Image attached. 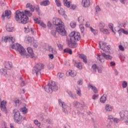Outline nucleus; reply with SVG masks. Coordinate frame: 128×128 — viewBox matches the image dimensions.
<instances>
[{
	"instance_id": "obj_17",
	"label": "nucleus",
	"mask_w": 128,
	"mask_h": 128,
	"mask_svg": "<svg viewBox=\"0 0 128 128\" xmlns=\"http://www.w3.org/2000/svg\"><path fill=\"white\" fill-rule=\"evenodd\" d=\"M27 52L28 54H29V56H30L32 58H34V50H32V48L31 47H28L27 48Z\"/></svg>"
},
{
	"instance_id": "obj_19",
	"label": "nucleus",
	"mask_w": 128,
	"mask_h": 128,
	"mask_svg": "<svg viewBox=\"0 0 128 128\" xmlns=\"http://www.w3.org/2000/svg\"><path fill=\"white\" fill-rule=\"evenodd\" d=\"M6 102L3 101L0 103V108L3 112H6Z\"/></svg>"
},
{
	"instance_id": "obj_34",
	"label": "nucleus",
	"mask_w": 128,
	"mask_h": 128,
	"mask_svg": "<svg viewBox=\"0 0 128 128\" xmlns=\"http://www.w3.org/2000/svg\"><path fill=\"white\" fill-rule=\"evenodd\" d=\"M20 80H21L20 86H26V82L24 81V78L22 77H20Z\"/></svg>"
},
{
	"instance_id": "obj_12",
	"label": "nucleus",
	"mask_w": 128,
	"mask_h": 128,
	"mask_svg": "<svg viewBox=\"0 0 128 128\" xmlns=\"http://www.w3.org/2000/svg\"><path fill=\"white\" fill-rule=\"evenodd\" d=\"M12 18V12L10 10H6L5 11V14H2V20H4V18Z\"/></svg>"
},
{
	"instance_id": "obj_32",
	"label": "nucleus",
	"mask_w": 128,
	"mask_h": 128,
	"mask_svg": "<svg viewBox=\"0 0 128 128\" xmlns=\"http://www.w3.org/2000/svg\"><path fill=\"white\" fill-rule=\"evenodd\" d=\"M20 112H22L23 114H26L28 112V108L26 107H24L20 109Z\"/></svg>"
},
{
	"instance_id": "obj_52",
	"label": "nucleus",
	"mask_w": 128,
	"mask_h": 128,
	"mask_svg": "<svg viewBox=\"0 0 128 128\" xmlns=\"http://www.w3.org/2000/svg\"><path fill=\"white\" fill-rule=\"evenodd\" d=\"M46 122H48V124H52V121L50 119V118H48L46 120Z\"/></svg>"
},
{
	"instance_id": "obj_59",
	"label": "nucleus",
	"mask_w": 128,
	"mask_h": 128,
	"mask_svg": "<svg viewBox=\"0 0 128 128\" xmlns=\"http://www.w3.org/2000/svg\"><path fill=\"white\" fill-rule=\"evenodd\" d=\"M114 122L115 124H118V122H120V120L117 118H114Z\"/></svg>"
},
{
	"instance_id": "obj_43",
	"label": "nucleus",
	"mask_w": 128,
	"mask_h": 128,
	"mask_svg": "<svg viewBox=\"0 0 128 128\" xmlns=\"http://www.w3.org/2000/svg\"><path fill=\"white\" fill-rule=\"evenodd\" d=\"M116 32H118L120 36L122 34V32H124V28H120V30H116V28H115Z\"/></svg>"
},
{
	"instance_id": "obj_58",
	"label": "nucleus",
	"mask_w": 128,
	"mask_h": 128,
	"mask_svg": "<svg viewBox=\"0 0 128 128\" xmlns=\"http://www.w3.org/2000/svg\"><path fill=\"white\" fill-rule=\"evenodd\" d=\"M64 76V73H58V78H62Z\"/></svg>"
},
{
	"instance_id": "obj_44",
	"label": "nucleus",
	"mask_w": 128,
	"mask_h": 128,
	"mask_svg": "<svg viewBox=\"0 0 128 128\" xmlns=\"http://www.w3.org/2000/svg\"><path fill=\"white\" fill-rule=\"evenodd\" d=\"M80 28L81 32L82 34L84 33V25L80 24Z\"/></svg>"
},
{
	"instance_id": "obj_41",
	"label": "nucleus",
	"mask_w": 128,
	"mask_h": 128,
	"mask_svg": "<svg viewBox=\"0 0 128 128\" xmlns=\"http://www.w3.org/2000/svg\"><path fill=\"white\" fill-rule=\"evenodd\" d=\"M108 26L112 32H114V34H116V32L114 30V24H109Z\"/></svg>"
},
{
	"instance_id": "obj_38",
	"label": "nucleus",
	"mask_w": 128,
	"mask_h": 128,
	"mask_svg": "<svg viewBox=\"0 0 128 128\" xmlns=\"http://www.w3.org/2000/svg\"><path fill=\"white\" fill-rule=\"evenodd\" d=\"M78 22L82 24V23L83 22H84V17L82 16H80L78 18Z\"/></svg>"
},
{
	"instance_id": "obj_6",
	"label": "nucleus",
	"mask_w": 128,
	"mask_h": 128,
	"mask_svg": "<svg viewBox=\"0 0 128 128\" xmlns=\"http://www.w3.org/2000/svg\"><path fill=\"white\" fill-rule=\"evenodd\" d=\"M44 68V64H37L36 66L33 68L32 73L33 74H36V76L40 74V70Z\"/></svg>"
},
{
	"instance_id": "obj_8",
	"label": "nucleus",
	"mask_w": 128,
	"mask_h": 128,
	"mask_svg": "<svg viewBox=\"0 0 128 128\" xmlns=\"http://www.w3.org/2000/svg\"><path fill=\"white\" fill-rule=\"evenodd\" d=\"M56 30L57 32L59 34L62 36H66V28H64V25H62V26H59L56 28Z\"/></svg>"
},
{
	"instance_id": "obj_5",
	"label": "nucleus",
	"mask_w": 128,
	"mask_h": 128,
	"mask_svg": "<svg viewBox=\"0 0 128 128\" xmlns=\"http://www.w3.org/2000/svg\"><path fill=\"white\" fill-rule=\"evenodd\" d=\"M102 57L106 60H112V56L110 54H106L105 53H102L101 55L98 54L97 60L100 64H102L104 62V59Z\"/></svg>"
},
{
	"instance_id": "obj_18",
	"label": "nucleus",
	"mask_w": 128,
	"mask_h": 128,
	"mask_svg": "<svg viewBox=\"0 0 128 128\" xmlns=\"http://www.w3.org/2000/svg\"><path fill=\"white\" fill-rule=\"evenodd\" d=\"M82 3L84 8H88L90 6V0H82Z\"/></svg>"
},
{
	"instance_id": "obj_49",
	"label": "nucleus",
	"mask_w": 128,
	"mask_h": 128,
	"mask_svg": "<svg viewBox=\"0 0 128 128\" xmlns=\"http://www.w3.org/2000/svg\"><path fill=\"white\" fill-rule=\"evenodd\" d=\"M78 104H80L78 102L74 101L72 104L73 106H74V108H76V106H78Z\"/></svg>"
},
{
	"instance_id": "obj_28",
	"label": "nucleus",
	"mask_w": 128,
	"mask_h": 128,
	"mask_svg": "<svg viewBox=\"0 0 128 128\" xmlns=\"http://www.w3.org/2000/svg\"><path fill=\"white\" fill-rule=\"evenodd\" d=\"M88 88H91L95 94L98 93V89H96V86H93L92 85L90 84L88 85Z\"/></svg>"
},
{
	"instance_id": "obj_2",
	"label": "nucleus",
	"mask_w": 128,
	"mask_h": 128,
	"mask_svg": "<svg viewBox=\"0 0 128 128\" xmlns=\"http://www.w3.org/2000/svg\"><path fill=\"white\" fill-rule=\"evenodd\" d=\"M26 16H32V14L30 11L26 10H24V13L18 10L16 12L15 20L18 24H28V17Z\"/></svg>"
},
{
	"instance_id": "obj_64",
	"label": "nucleus",
	"mask_w": 128,
	"mask_h": 128,
	"mask_svg": "<svg viewBox=\"0 0 128 128\" xmlns=\"http://www.w3.org/2000/svg\"><path fill=\"white\" fill-rule=\"evenodd\" d=\"M48 56H49L50 58V60H53L54 59V54H50L48 55Z\"/></svg>"
},
{
	"instance_id": "obj_60",
	"label": "nucleus",
	"mask_w": 128,
	"mask_h": 128,
	"mask_svg": "<svg viewBox=\"0 0 128 128\" xmlns=\"http://www.w3.org/2000/svg\"><path fill=\"white\" fill-rule=\"evenodd\" d=\"M98 94H94L92 96V100H96V98H98Z\"/></svg>"
},
{
	"instance_id": "obj_63",
	"label": "nucleus",
	"mask_w": 128,
	"mask_h": 128,
	"mask_svg": "<svg viewBox=\"0 0 128 128\" xmlns=\"http://www.w3.org/2000/svg\"><path fill=\"white\" fill-rule=\"evenodd\" d=\"M85 26H86V28H90V24L89 22H86Z\"/></svg>"
},
{
	"instance_id": "obj_48",
	"label": "nucleus",
	"mask_w": 128,
	"mask_h": 128,
	"mask_svg": "<svg viewBox=\"0 0 128 128\" xmlns=\"http://www.w3.org/2000/svg\"><path fill=\"white\" fill-rule=\"evenodd\" d=\"M122 86L124 88H126L128 86V82H126V81H124L122 82Z\"/></svg>"
},
{
	"instance_id": "obj_10",
	"label": "nucleus",
	"mask_w": 128,
	"mask_h": 128,
	"mask_svg": "<svg viewBox=\"0 0 128 128\" xmlns=\"http://www.w3.org/2000/svg\"><path fill=\"white\" fill-rule=\"evenodd\" d=\"M102 46H103V48H102ZM99 46L100 48H102L104 52H106V50H108L110 48V46L108 45L106 46V43L103 42H99Z\"/></svg>"
},
{
	"instance_id": "obj_57",
	"label": "nucleus",
	"mask_w": 128,
	"mask_h": 128,
	"mask_svg": "<svg viewBox=\"0 0 128 128\" xmlns=\"http://www.w3.org/2000/svg\"><path fill=\"white\" fill-rule=\"evenodd\" d=\"M36 10L38 12V14H40V6H37Z\"/></svg>"
},
{
	"instance_id": "obj_14",
	"label": "nucleus",
	"mask_w": 128,
	"mask_h": 128,
	"mask_svg": "<svg viewBox=\"0 0 128 128\" xmlns=\"http://www.w3.org/2000/svg\"><path fill=\"white\" fill-rule=\"evenodd\" d=\"M34 22H36V24H40V26H42V28H46V24H44V23L43 22H42L40 21V18H34Z\"/></svg>"
},
{
	"instance_id": "obj_31",
	"label": "nucleus",
	"mask_w": 128,
	"mask_h": 128,
	"mask_svg": "<svg viewBox=\"0 0 128 128\" xmlns=\"http://www.w3.org/2000/svg\"><path fill=\"white\" fill-rule=\"evenodd\" d=\"M100 32H102L103 34H109L110 32H108V29H104L103 28H100Z\"/></svg>"
},
{
	"instance_id": "obj_20",
	"label": "nucleus",
	"mask_w": 128,
	"mask_h": 128,
	"mask_svg": "<svg viewBox=\"0 0 128 128\" xmlns=\"http://www.w3.org/2000/svg\"><path fill=\"white\" fill-rule=\"evenodd\" d=\"M79 58L83 60L84 64H88V60H86V56L84 54H79Z\"/></svg>"
},
{
	"instance_id": "obj_55",
	"label": "nucleus",
	"mask_w": 128,
	"mask_h": 128,
	"mask_svg": "<svg viewBox=\"0 0 128 128\" xmlns=\"http://www.w3.org/2000/svg\"><path fill=\"white\" fill-rule=\"evenodd\" d=\"M6 30L8 32H12V30H14V28L12 27H8L6 28Z\"/></svg>"
},
{
	"instance_id": "obj_30",
	"label": "nucleus",
	"mask_w": 128,
	"mask_h": 128,
	"mask_svg": "<svg viewBox=\"0 0 128 128\" xmlns=\"http://www.w3.org/2000/svg\"><path fill=\"white\" fill-rule=\"evenodd\" d=\"M0 74H2V76H6L7 74L6 70L2 68L0 70Z\"/></svg>"
},
{
	"instance_id": "obj_24",
	"label": "nucleus",
	"mask_w": 128,
	"mask_h": 128,
	"mask_svg": "<svg viewBox=\"0 0 128 128\" xmlns=\"http://www.w3.org/2000/svg\"><path fill=\"white\" fill-rule=\"evenodd\" d=\"M50 4V0H45V1H42L40 2V6H48Z\"/></svg>"
},
{
	"instance_id": "obj_7",
	"label": "nucleus",
	"mask_w": 128,
	"mask_h": 128,
	"mask_svg": "<svg viewBox=\"0 0 128 128\" xmlns=\"http://www.w3.org/2000/svg\"><path fill=\"white\" fill-rule=\"evenodd\" d=\"M13 112L14 114V120L16 122H22V116L20 115V111H18L16 109H14L13 110Z\"/></svg>"
},
{
	"instance_id": "obj_23",
	"label": "nucleus",
	"mask_w": 128,
	"mask_h": 128,
	"mask_svg": "<svg viewBox=\"0 0 128 128\" xmlns=\"http://www.w3.org/2000/svg\"><path fill=\"white\" fill-rule=\"evenodd\" d=\"M68 74L70 76H72V78H74V76H76V70H69Z\"/></svg>"
},
{
	"instance_id": "obj_22",
	"label": "nucleus",
	"mask_w": 128,
	"mask_h": 128,
	"mask_svg": "<svg viewBox=\"0 0 128 128\" xmlns=\"http://www.w3.org/2000/svg\"><path fill=\"white\" fill-rule=\"evenodd\" d=\"M26 8H30L31 12H34V6H33L30 3L26 4Z\"/></svg>"
},
{
	"instance_id": "obj_9",
	"label": "nucleus",
	"mask_w": 128,
	"mask_h": 128,
	"mask_svg": "<svg viewBox=\"0 0 128 128\" xmlns=\"http://www.w3.org/2000/svg\"><path fill=\"white\" fill-rule=\"evenodd\" d=\"M58 104L60 106L62 107V110L63 112H64V114H68V110L66 109V108H68V106L66 104V103L62 102V100L59 99Z\"/></svg>"
},
{
	"instance_id": "obj_3",
	"label": "nucleus",
	"mask_w": 128,
	"mask_h": 128,
	"mask_svg": "<svg viewBox=\"0 0 128 128\" xmlns=\"http://www.w3.org/2000/svg\"><path fill=\"white\" fill-rule=\"evenodd\" d=\"M58 88V84L54 81H51L48 85L44 86L45 92H56Z\"/></svg>"
},
{
	"instance_id": "obj_56",
	"label": "nucleus",
	"mask_w": 128,
	"mask_h": 128,
	"mask_svg": "<svg viewBox=\"0 0 128 128\" xmlns=\"http://www.w3.org/2000/svg\"><path fill=\"white\" fill-rule=\"evenodd\" d=\"M96 12H100L101 10L100 8L98 6H96Z\"/></svg>"
},
{
	"instance_id": "obj_16",
	"label": "nucleus",
	"mask_w": 128,
	"mask_h": 128,
	"mask_svg": "<svg viewBox=\"0 0 128 128\" xmlns=\"http://www.w3.org/2000/svg\"><path fill=\"white\" fill-rule=\"evenodd\" d=\"M5 68L7 70H11L12 68V63L10 62H5L4 63Z\"/></svg>"
},
{
	"instance_id": "obj_36",
	"label": "nucleus",
	"mask_w": 128,
	"mask_h": 128,
	"mask_svg": "<svg viewBox=\"0 0 128 128\" xmlns=\"http://www.w3.org/2000/svg\"><path fill=\"white\" fill-rule=\"evenodd\" d=\"M91 70L92 72H94V74H96V64L92 65Z\"/></svg>"
},
{
	"instance_id": "obj_35",
	"label": "nucleus",
	"mask_w": 128,
	"mask_h": 128,
	"mask_svg": "<svg viewBox=\"0 0 128 128\" xmlns=\"http://www.w3.org/2000/svg\"><path fill=\"white\" fill-rule=\"evenodd\" d=\"M57 32H58V31L56 30H56H51V34L52 36H54V38H56Z\"/></svg>"
},
{
	"instance_id": "obj_21",
	"label": "nucleus",
	"mask_w": 128,
	"mask_h": 128,
	"mask_svg": "<svg viewBox=\"0 0 128 128\" xmlns=\"http://www.w3.org/2000/svg\"><path fill=\"white\" fill-rule=\"evenodd\" d=\"M67 93L68 94L69 96H70L74 100H76V95L74 94L72 92V91L68 90Z\"/></svg>"
},
{
	"instance_id": "obj_26",
	"label": "nucleus",
	"mask_w": 128,
	"mask_h": 128,
	"mask_svg": "<svg viewBox=\"0 0 128 128\" xmlns=\"http://www.w3.org/2000/svg\"><path fill=\"white\" fill-rule=\"evenodd\" d=\"M112 108H114V107L110 106V105L107 104L106 106L105 109L108 112H112Z\"/></svg>"
},
{
	"instance_id": "obj_54",
	"label": "nucleus",
	"mask_w": 128,
	"mask_h": 128,
	"mask_svg": "<svg viewBox=\"0 0 128 128\" xmlns=\"http://www.w3.org/2000/svg\"><path fill=\"white\" fill-rule=\"evenodd\" d=\"M76 94L78 96H82V92L80 91V89H78L77 91H76Z\"/></svg>"
},
{
	"instance_id": "obj_53",
	"label": "nucleus",
	"mask_w": 128,
	"mask_h": 128,
	"mask_svg": "<svg viewBox=\"0 0 128 128\" xmlns=\"http://www.w3.org/2000/svg\"><path fill=\"white\" fill-rule=\"evenodd\" d=\"M118 48L120 50H122V52H124V46H122L120 45L118 46Z\"/></svg>"
},
{
	"instance_id": "obj_29",
	"label": "nucleus",
	"mask_w": 128,
	"mask_h": 128,
	"mask_svg": "<svg viewBox=\"0 0 128 128\" xmlns=\"http://www.w3.org/2000/svg\"><path fill=\"white\" fill-rule=\"evenodd\" d=\"M64 52L69 54H72V49L66 48L64 50Z\"/></svg>"
},
{
	"instance_id": "obj_11",
	"label": "nucleus",
	"mask_w": 128,
	"mask_h": 128,
	"mask_svg": "<svg viewBox=\"0 0 128 128\" xmlns=\"http://www.w3.org/2000/svg\"><path fill=\"white\" fill-rule=\"evenodd\" d=\"M53 24L54 26H64V22L62 21V20L58 18H54L53 20Z\"/></svg>"
},
{
	"instance_id": "obj_33",
	"label": "nucleus",
	"mask_w": 128,
	"mask_h": 128,
	"mask_svg": "<svg viewBox=\"0 0 128 128\" xmlns=\"http://www.w3.org/2000/svg\"><path fill=\"white\" fill-rule=\"evenodd\" d=\"M64 5L67 8L70 6V2H68V0H64Z\"/></svg>"
},
{
	"instance_id": "obj_27",
	"label": "nucleus",
	"mask_w": 128,
	"mask_h": 128,
	"mask_svg": "<svg viewBox=\"0 0 128 128\" xmlns=\"http://www.w3.org/2000/svg\"><path fill=\"white\" fill-rule=\"evenodd\" d=\"M106 100V94H104L100 98V102L102 104H104Z\"/></svg>"
},
{
	"instance_id": "obj_39",
	"label": "nucleus",
	"mask_w": 128,
	"mask_h": 128,
	"mask_svg": "<svg viewBox=\"0 0 128 128\" xmlns=\"http://www.w3.org/2000/svg\"><path fill=\"white\" fill-rule=\"evenodd\" d=\"M34 124H36V126H37L38 127L40 126V122L38 120H34Z\"/></svg>"
},
{
	"instance_id": "obj_37",
	"label": "nucleus",
	"mask_w": 128,
	"mask_h": 128,
	"mask_svg": "<svg viewBox=\"0 0 128 128\" xmlns=\"http://www.w3.org/2000/svg\"><path fill=\"white\" fill-rule=\"evenodd\" d=\"M74 65L76 66V68H79L80 70H82V63L80 62L76 63V62Z\"/></svg>"
},
{
	"instance_id": "obj_4",
	"label": "nucleus",
	"mask_w": 128,
	"mask_h": 128,
	"mask_svg": "<svg viewBox=\"0 0 128 128\" xmlns=\"http://www.w3.org/2000/svg\"><path fill=\"white\" fill-rule=\"evenodd\" d=\"M12 48H14L22 56H26V58H28V56L26 55V49L22 46V45L20 44H15L12 45Z\"/></svg>"
},
{
	"instance_id": "obj_15",
	"label": "nucleus",
	"mask_w": 128,
	"mask_h": 128,
	"mask_svg": "<svg viewBox=\"0 0 128 128\" xmlns=\"http://www.w3.org/2000/svg\"><path fill=\"white\" fill-rule=\"evenodd\" d=\"M128 114V111L127 110H122L120 112V116L121 120H124L126 116Z\"/></svg>"
},
{
	"instance_id": "obj_50",
	"label": "nucleus",
	"mask_w": 128,
	"mask_h": 128,
	"mask_svg": "<svg viewBox=\"0 0 128 128\" xmlns=\"http://www.w3.org/2000/svg\"><path fill=\"white\" fill-rule=\"evenodd\" d=\"M55 2L57 6H62V4H60V0H55Z\"/></svg>"
},
{
	"instance_id": "obj_13",
	"label": "nucleus",
	"mask_w": 128,
	"mask_h": 128,
	"mask_svg": "<svg viewBox=\"0 0 128 128\" xmlns=\"http://www.w3.org/2000/svg\"><path fill=\"white\" fill-rule=\"evenodd\" d=\"M16 40L13 37H10L8 36L2 38V42H12V44Z\"/></svg>"
},
{
	"instance_id": "obj_1",
	"label": "nucleus",
	"mask_w": 128,
	"mask_h": 128,
	"mask_svg": "<svg viewBox=\"0 0 128 128\" xmlns=\"http://www.w3.org/2000/svg\"><path fill=\"white\" fill-rule=\"evenodd\" d=\"M80 40V34L78 32L73 31L69 34V36L66 37V42L69 48H74L78 46L76 42Z\"/></svg>"
},
{
	"instance_id": "obj_45",
	"label": "nucleus",
	"mask_w": 128,
	"mask_h": 128,
	"mask_svg": "<svg viewBox=\"0 0 128 128\" xmlns=\"http://www.w3.org/2000/svg\"><path fill=\"white\" fill-rule=\"evenodd\" d=\"M34 40V38L28 36L27 38V42H32Z\"/></svg>"
},
{
	"instance_id": "obj_62",
	"label": "nucleus",
	"mask_w": 128,
	"mask_h": 128,
	"mask_svg": "<svg viewBox=\"0 0 128 128\" xmlns=\"http://www.w3.org/2000/svg\"><path fill=\"white\" fill-rule=\"evenodd\" d=\"M58 46L59 50H62V48H63L62 45L60 44H58Z\"/></svg>"
},
{
	"instance_id": "obj_47",
	"label": "nucleus",
	"mask_w": 128,
	"mask_h": 128,
	"mask_svg": "<svg viewBox=\"0 0 128 128\" xmlns=\"http://www.w3.org/2000/svg\"><path fill=\"white\" fill-rule=\"evenodd\" d=\"M90 29L91 32H93V34L96 35L98 34V30H96L94 29H93L92 27H90Z\"/></svg>"
},
{
	"instance_id": "obj_42",
	"label": "nucleus",
	"mask_w": 128,
	"mask_h": 128,
	"mask_svg": "<svg viewBox=\"0 0 128 128\" xmlns=\"http://www.w3.org/2000/svg\"><path fill=\"white\" fill-rule=\"evenodd\" d=\"M58 12L61 16H64V10L62 8H61Z\"/></svg>"
},
{
	"instance_id": "obj_25",
	"label": "nucleus",
	"mask_w": 128,
	"mask_h": 128,
	"mask_svg": "<svg viewBox=\"0 0 128 128\" xmlns=\"http://www.w3.org/2000/svg\"><path fill=\"white\" fill-rule=\"evenodd\" d=\"M48 50L50 52H52L54 54H56V50H54V48L52 46H48Z\"/></svg>"
},
{
	"instance_id": "obj_51",
	"label": "nucleus",
	"mask_w": 128,
	"mask_h": 128,
	"mask_svg": "<svg viewBox=\"0 0 128 128\" xmlns=\"http://www.w3.org/2000/svg\"><path fill=\"white\" fill-rule=\"evenodd\" d=\"M99 26L100 28H104V26H106V24H104V22H100L99 24Z\"/></svg>"
},
{
	"instance_id": "obj_40",
	"label": "nucleus",
	"mask_w": 128,
	"mask_h": 128,
	"mask_svg": "<svg viewBox=\"0 0 128 128\" xmlns=\"http://www.w3.org/2000/svg\"><path fill=\"white\" fill-rule=\"evenodd\" d=\"M76 26V23L74 22H71L70 23V26L72 28H74Z\"/></svg>"
},
{
	"instance_id": "obj_61",
	"label": "nucleus",
	"mask_w": 128,
	"mask_h": 128,
	"mask_svg": "<svg viewBox=\"0 0 128 128\" xmlns=\"http://www.w3.org/2000/svg\"><path fill=\"white\" fill-rule=\"evenodd\" d=\"M78 84H79L80 86H82V84L83 82H82V80H79L78 82H77Z\"/></svg>"
},
{
	"instance_id": "obj_46",
	"label": "nucleus",
	"mask_w": 128,
	"mask_h": 128,
	"mask_svg": "<svg viewBox=\"0 0 128 128\" xmlns=\"http://www.w3.org/2000/svg\"><path fill=\"white\" fill-rule=\"evenodd\" d=\"M32 44L34 48H38V41L34 40Z\"/></svg>"
}]
</instances>
